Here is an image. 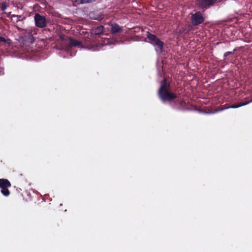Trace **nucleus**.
Listing matches in <instances>:
<instances>
[{"mask_svg": "<svg viewBox=\"0 0 252 252\" xmlns=\"http://www.w3.org/2000/svg\"><path fill=\"white\" fill-rule=\"evenodd\" d=\"M169 87L170 84L164 78L161 82L160 87L158 91V96L163 102L171 101L172 99L176 98L175 94L169 91Z\"/></svg>", "mask_w": 252, "mask_h": 252, "instance_id": "obj_1", "label": "nucleus"}, {"mask_svg": "<svg viewBox=\"0 0 252 252\" xmlns=\"http://www.w3.org/2000/svg\"><path fill=\"white\" fill-rule=\"evenodd\" d=\"M147 38L151 41V43L155 46V50L158 53H161L164 43L160 41L157 36L148 32Z\"/></svg>", "mask_w": 252, "mask_h": 252, "instance_id": "obj_2", "label": "nucleus"}, {"mask_svg": "<svg viewBox=\"0 0 252 252\" xmlns=\"http://www.w3.org/2000/svg\"><path fill=\"white\" fill-rule=\"evenodd\" d=\"M191 21L193 26H198L204 22V17L201 12H197L195 13L192 14Z\"/></svg>", "mask_w": 252, "mask_h": 252, "instance_id": "obj_3", "label": "nucleus"}, {"mask_svg": "<svg viewBox=\"0 0 252 252\" xmlns=\"http://www.w3.org/2000/svg\"><path fill=\"white\" fill-rule=\"evenodd\" d=\"M35 26L38 28H44L46 26V19L44 16L36 13L34 17Z\"/></svg>", "mask_w": 252, "mask_h": 252, "instance_id": "obj_4", "label": "nucleus"}, {"mask_svg": "<svg viewBox=\"0 0 252 252\" xmlns=\"http://www.w3.org/2000/svg\"><path fill=\"white\" fill-rule=\"evenodd\" d=\"M217 0H196L197 5L201 9H207L213 5Z\"/></svg>", "mask_w": 252, "mask_h": 252, "instance_id": "obj_5", "label": "nucleus"}, {"mask_svg": "<svg viewBox=\"0 0 252 252\" xmlns=\"http://www.w3.org/2000/svg\"><path fill=\"white\" fill-rule=\"evenodd\" d=\"M24 38L25 42L32 43L34 41V39L32 33V31H26L24 33Z\"/></svg>", "mask_w": 252, "mask_h": 252, "instance_id": "obj_6", "label": "nucleus"}, {"mask_svg": "<svg viewBox=\"0 0 252 252\" xmlns=\"http://www.w3.org/2000/svg\"><path fill=\"white\" fill-rule=\"evenodd\" d=\"M25 19V17L22 15L13 14L11 15V21L13 23L16 24L20 21H22Z\"/></svg>", "mask_w": 252, "mask_h": 252, "instance_id": "obj_7", "label": "nucleus"}, {"mask_svg": "<svg viewBox=\"0 0 252 252\" xmlns=\"http://www.w3.org/2000/svg\"><path fill=\"white\" fill-rule=\"evenodd\" d=\"M67 48L69 49V48H71L72 47L79 46L81 44V43L78 40L70 38L69 40Z\"/></svg>", "mask_w": 252, "mask_h": 252, "instance_id": "obj_8", "label": "nucleus"}, {"mask_svg": "<svg viewBox=\"0 0 252 252\" xmlns=\"http://www.w3.org/2000/svg\"><path fill=\"white\" fill-rule=\"evenodd\" d=\"M11 185L10 182L5 179H0V188L1 189L4 188H8L11 187Z\"/></svg>", "mask_w": 252, "mask_h": 252, "instance_id": "obj_9", "label": "nucleus"}, {"mask_svg": "<svg viewBox=\"0 0 252 252\" xmlns=\"http://www.w3.org/2000/svg\"><path fill=\"white\" fill-rule=\"evenodd\" d=\"M104 27L103 26H98L94 28L93 30V33L96 35H99L103 32Z\"/></svg>", "mask_w": 252, "mask_h": 252, "instance_id": "obj_10", "label": "nucleus"}, {"mask_svg": "<svg viewBox=\"0 0 252 252\" xmlns=\"http://www.w3.org/2000/svg\"><path fill=\"white\" fill-rule=\"evenodd\" d=\"M250 102H251V101H245V102L239 103L238 104L232 105L230 106L229 107V108H237L238 107L246 105L249 104Z\"/></svg>", "mask_w": 252, "mask_h": 252, "instance_id": "obj_11", "label": "nucleus"}, {"mask_svg": "<svg viewBox=\"0 0 252 252\" xmlns=\"http://www.w3.org/2000/svg\"><path fill=\"white\" fill-rule=\"evenodd\" d=\"M120 29V26L117 24H112L111 26V31L113 33L119 32Z\"/></svg>", "mask_w": 252, "mask_h": 252, "instance_id": "obj_12", "label": "nucleus"}, {"mask_svg": "<svg viewBox=\"0 0 252 252\" xmlns=\"http://www.w3.org/2000/svg\"><path fill=\"white\" fill-rule=\"evenodd\" d=\"M1 192L5 196H8L10 194V191L7 188L1 189Z\"/></svg>", "mask_w": 252, "mask_h": 252, "instance_id": "obj_13", "label": "nucleus"}, {"mask_svg": "<svg viewBox=\"0 0 252 252\" xmlns=\"http://www.w3.org/2000/svg\"><path fill=\"white\" fill-rule=\"evenodd\" d=\"M75 2L78 4L89 3L91 0H74Z\"/></svg>", "mask_w": 252, "mask_h": 252, "instance_id": "obj_14", "label": "nucleus"}, {"mask_svg": "<svg viewBox=\"0 0 252 252\" xmlns=\"http://www.w3.org/2000/svg\"><path fill=\"white\" fill-rule=\"evenodd\" d=\"M190 26H189L188 29H187L186 28V29L181 30L179 32L180 33L186 34L190 31Z\"/></svg>", "mask_w": 252, "mask_h": 252, "instance_id": "obj_15", "label": "nucleus"}, {"mask_svg": "<svg viewBox=\"0 0 252 252\" xmlns=\"http://www.w3.org/2000/svg\"><path fill=\"white\" fill-rule=\"evenodd\" d=\"M7 8V5L5 2H3L1 3L0 9L2 11H4Z\"/></svg>", "mask_w": 252, "mask_h": 252, "instance_id": "obj_16", "label": "nucleus"}, {"mask_svg": "<svg viewBox=\"0 0 252 252\" xmlns=\"http://www.w3.org/2000/svg\"><path fill=\"white\" fill-rule=\"evenodd\" d=\"M236 50V49H234L233 52H225L224 54V57H226L227 56H228L229 55H232Z\"/></svg>", "mask_w": 252, "mask_h": 252, "instance_id": "obj_17", "label": "nucleus"}, {"mask_svg": "<svg viewBox=\"0 0 252 252\" xmlns=\"http://www.w3.org/2000/svg\"><path fill=\"white\" fill-rule=\"evenodd\" d=\"M6 41V40L4 37L0 36V42H5Z\"/></svg>", "mask_w": 252, "mask_h": 252, "instance_id": "obj_18", "label": "nucleus"}, {"mask_svg": "<svg viewBox=\"0 0 252 252\" xmlns=\"http://www.w3.org/2000/svg\"><path fill=\"white\" fill-rule=\"evenodd\" d=\"M16 28L18 30H20L21 29L20 28H19L18 27L16 26Z\"/></svg>", "mask_w": 252, "mask_h": 252, "instance_id": "obj_19", "label": "nucleus"}, {"mask_svg": "<svg viewBox=\"0 0 252 252\" xmlns=\"http://www.w3.org/2000/svg\"><path fill=\"white\" fill-rule=\"evenodd\" d=\"M250 101H251V102H252V100H251Z\"/></svg>", "mask_w": 252, "mask_h": 252, "instance_id": "obj_20", "label": "nucleus"}]
</instances>
